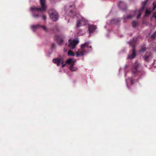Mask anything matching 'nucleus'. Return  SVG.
Segmentation results:
<instances>
[{"instance_id": "nucleus-1", "label": "nucleus", "mask_w": 156, "mask_h": 156, "mask_svg": "<svg viewBox=\"0 0 156 156\" xmlns=\"http://www.w3.org/2000/svg\"><path fill=\"white\" fill-rule=\"evenodd\" d=\"M45 0H40V4L41 8H37L32 7L30 8V10L32 12L33 16L35 18H38L39 15L38 13H36L35 11V10H39L41 12L45 11L46 9V6L45 4Z\"/></svg>"}, {"instance_id": "nucleus-2", "label": "nucleus", "mask_w": 156, "mask_h": 156, "mask_svg": "<svg viewBox=\"0 0 156 156\" xmlns=\"http://www.w3.org/2000/svg\"><path fill=\"white\" fill-rule=\"evenodd\" d=\"M50 17L53 21H56L58 19L59 15L57 12L54 9L51 8L48 12Z\"/></svg>"}, {"instance_id": "nucleus-3", "label": "nucleus", "mask_w": 156, "mask_h": 156, "mask_svg": "<svg viewBox=\"0 0 156 156\" xmlns=\"http://www.w3.org/2000/svg\"><path fill=\"white\" fill-rule=\"evenodd\" d=\"M75 11V5L74 4H73L72 5H70L67 12H69L68 15L72 17H74L75 16H76L77 17H78V16H79V15L76 13Z\"/></svg>"}, {"instance_id": "nucleus-4", "label": "nucleus", "mask_w": 156, "mask_h": 156, "mask_svg": "<svg viewBox=\"0 0 156 156\" xmlns=\"http://www.w3.org/2000/svg\"><path fill=\"white\" fill-rule=\"evenodd\" d=\"M137 39L136 38L134 37L133 39V41L131 43V44L132 46L133 47V53L130 55H129L128 58L130 59H132L133 58L136 56L135 51V46L136 41Z\"/></svg>"}, {"instance_id": "nucleus-5", "label": "nucleus", "mask_w": 156, "mask_h": 156, "mask_svg": "<svg viewBox=\"0 0 156 156\" xmlns=\"http://www.w3.org/2000/svg\"><path fill=\"white\" fill-rule=\"evenodd\" d=\"M81 18L79 19L76 24V27H79L81 26H83L86 25L87 23L86 20L83 17L80 16Z\"/></svg>"}, {"instance_id": "nucleus-6", "label": "nucleus", "mask_w": 156, "mask_h": 156, "mask_svg": "<svg viewBox=\"0 0 156 156\" xmlns=\"http://www.w3.org/2000/svg\"><path fill=\"white\" fill-rule=\"evenodd\" d=\"M69 43L68 46L71 48L73 49L75 48L76 45L78 43L79 41L78 40H73L72 41L69 39Z\"/></svg>"}, {"instance_id": "nucleus-7", "label": "nucleus", "mask_w": 156, "mask_h": 156, "mask_svg": "<svg viewBox=\"0 0 156 156\" xmlns=\"http://www.w3.org/2000/svg\"><path fill=\"white\" fill-rule=\"evenodd\" d=\"M147 0H146L144 1V2H143L142 3V7L138 11V15L137 17V19H138L139 18L142 12L144 10V8L145 7V6L147 3Z\"/></svg>"}, {"instance_id": "nucleus-8", "label": "nucleus", "mask_w": 156, "mask_h": 156, "mask_svg": "<svg viewBox=\"0 0 156 156\" xmlns=\"http://www.w3.org/2000/svg\"><path fill=\"white\" fill-rule=\"evenodd\" d=\"M40 27L42 28L45 31H48L47 29L45 26L41 25L39 24H38L36 25H33L31 26V28L34 30Z\"/></svg>"}, {"instance_id": "nucleus-9", "label": "nucleus", "mask_w": 156, "mask_h": 156, "mask_svg": "<svg viewBox=\"0 0 156 156\" xmlns=\"http://www.w3.org/2000/svg\"><path fill=\"white\" fill-rule=\"evenodd\" d=\"M139 64L137 62H136L132 68V72L133 73L138 74V68L139 66Z\"/></svg>"}, {"instance_id": "nucleus-10", "label": "nucleus", "mask_w": 156, "mask_h": 156, "mask_svg": "<svg viewBox=\"0 0 156 156\" xmlns=\"http://www.w3.org/2000/svg\"><path fill=\"white\" fill-rule=\"evenodd\" d=\"M55 39L57 41V42L59 45H62L63 43V41L61 37L58 35H56L54 37Z\"/></svg>"}, {"instance_id": "nucleus-11", "label": "nucleus", "mask_w": 156, "mask_h": 156, "mask_svg": "<svg viewBox=\"0 0 156 156\" xmlns=\"http://www.w3.org/2000/svg\"><path fill=\"white\" fill-rule=\"evenodd\" d=\"M118 6L123 10H125L127 9L126 4L122 1H120L119 3L118 4Z\"/></svg>"}, {"instance_id": "nucleus-12", "label": "nucleus", "mask_w": 156, "mask_h": 156, "mask_svg": "<svg viewBox=\"0 0 156 156\" xmlns=\"http://www.w3.org/2000/svg\"><path fill=\"white\" fill-rule=\"evenodd\" d=\"M133 12L134 13V15L133 16H132L131 15H128L126 17H124V20H126V19H131L133 18V17L136 14H137L138 15V11L137 10L134 11Z\"/></svg>"}, {"instance_id": "nucleus-13", "label": "nucleus", "mask_w": 156, "mask_h": 156, "mask_svg": "<svg viewBox=\"0 0 156 156\" xmlns=\"http://www.w3.org/2000/svg\"><path fill=\"white\" fill-rule=\"evenodd\" d=\"M96 28V26L92 25L89 26L88 30L90 33H92L94 32Z\"/></svg>"}, {"instance_id": "nucleus-14", "label": "nucleus", "mask_w": 156, "mask_h": 156, "mask_svg": "<svg viewBox=\"0 0 156 156\" xmlns=\"http://www.w3.org/2000/svg\"><path fill=\"white\" fill-rule=\"evenodd\" d=\"M62 60L59 58H54L53 59V62L55 64H56L57 66H58L60 65Z\"/></svg>"}, {"instance_id": "nucleus-15", "label": "nucleus", "mask_w": 156, "mask_h": 156, "mask_svg": "<svg viewBox=\"0 0 156 156\" xmlns=\"http://www.w3.org/2000/svg\"><path fill=\"white\" fill-rule=\"evenodd\" d=\"M151 52H147L145 55L144 56V57H143L144 60L146 61H148V59L151 56Z\"/></svg>"}, {"instance_id": "nucleus-16", "label": "nucleus", "mask_w": 156, "mask_h": 156, "mask_svg": "<svg viewBox=\"0 0 156 156\" xmlns=\"http://www.w3.org/2000/svg\"><path fill=\"white\" fill-rule=\"evenodd\" d=\"M74 65V62L69 67V69L72 71H75L77 69V67L73 66Z\"/></svg>"}, {"instance_id": "nucleus-17", "label": "nucleus", "mask_w": 156, "mask_h": 156, "mask_svg": "<svg viewBox=\"0 0 156 156\" xmlns=\"http://www.w3.org/2000/svg\"><path fill=\"white\" fill-rule=\"evenodd\" d=\"M84 50H82V51H79L76 52V54L77 57L80 55L83 56L84 55V53L85 52Z\"/></svg>"}, {"instance_id": "nucleus-18", "label": "nucleus", "mask_w": 156, "mask_h": 156, "mask_svg": "<svg viewBox=\"0 0 156 156\" xmlns=\"http://www.w3.org/2000/svg\"><path fill=\"white\" fill-rule=\"evenodd\" d=\"M73 62L74 63V62L73 61L72 58L67 59L66 61V64H70L71 63L72 64Z\"/></svg>"}, {"instance_id": "nucleus-19", "label": "nucleus", "mask_w": 156, "mask_h": 156, "mask_svg": "<svg viewBox=\"0 0 156 156\" xmlns=\"http://www.w3.org/2000/svg\"><path fill=\"white\" fill-rule=\"evenodd\" d=\"M88 43H85L84 44H82L81 45V48L82 50H84V48L85 47L88 48Z\"/></svg>"}, {"instance_id": "nucleus-20", "label": "nucleus", "mask_w": 156, "mask_h": 156, "mask_svg": "<svg viewBox=\"0 0 156 156\" xmlns=\"http://www.w3.org/2000/svg\"><path fill=\"white\" fill-rule=\"evenodd\" d=\"M68 54L69 56H74L75 55L74 53L70 50H69L68 51Z\"/></svg>"}, {"instance_id": "nucleus-21", "label": "nucleus", "mask_w": 156, "mask_h": 156, "mask_svg": "<svg viewBox=\"0 0 156 156\" xmlns=\"http://www.w3.org/2000/svg\"><path fill=\"white\" fill-rule=\"evenodd\" d=\"M146 50V48L145 45H142L140 51L141 52H144Z\"/></svg>"}, {"instance_id": "nucleus-22", "label": "nucleus", "mask_w": 156, "mask_h": 156, "mask_svg": "<svg viewBox=\"0 0 156 156\" xmlns=\"http://www.w3.org/2000/svg\"><path fill=\"white\" fill-rule=\"evenodd\" d=\"M119 21V19H113L111 20V23L114 24H117Z\"/></svg>"}, {"instance_id": "nucleus-23", "label": "nucleus", "mask_w": 156, "mask_h": 156, "mask_svg": "<svg viewBox=\"0 0 156 156\" xmlns=\"http://www.w3.org/2000/svg\"><path fill=\"white\" fill-rule=\"evenodd\" d=\"M132 25L134 27H136L138 25V23L137 22L135 21H133L132 23Z\"/></svg>"}, {"instance_id": "nucleus-24", "label": "nucleus", "mask_w": 156, "mask_h": 156, "mask_svg": "<svg viewBox=\"0 0 156 156\" xmlns=\"http://www.w3.org/2000/svg\"><path fill=\"white\" fill-rule=\"evenodd\" d=\"M151 13V12L148 9H147L145 12V15L146 16H148Z\"/></svg>"}, {"instance_id": "nucleus-25", "label": "nucleus", "mask_w": 156, "mask_h": 156, "mask_svg": "<svg viewBox=\"0 0 156 156\" xmlns=\"http://www.w3.org/2000/svg\"><path fill=\"white\" fill-rule=\"evenodd\" d=\"M156 37V32H154L153 34L151 36L150 38L153 40H154Z\"/></svg>"}, {"instance_id": "nucleus-26", "label": "nucleus", "mask_w": 156, "mask_h": 156, "mask_svg": "<svg viewBox=\"0 0 156 156\" xmlns=\"http://www.w3.org/2000/svg\"><path fill=\"white\" fill-rule=\"evenodd\" d=\"M153 10H154L156 8V2H154L153 3Z\"/></svg>"}, {"instance_id": "nucleus-27", "label": "nucleus", "mask_w": 156, "mask_h": 156, "mask_svg": "<svg viewBox=\"0 0 156 156\" xmlns=\"http://www.w3.org/2000/svg\"><path fill=\"white\" fill-rule=\"evenodd\" d=\"M63 61L62 60L61 63V64H62V68L66 66V63L65 64H63Z\"/></svg>"}, {"instance_id": "nucleus-28", "label": "nucleus", "mask_w": 156, "mask_h": 156, "mask_svg": "<svg viewBox=\"0 0 156 156\" xmlns=\"http://www.w3.org/2000/svg\"><path fill=\"white\" fill-rule=\"evenodd\" d=\"M42 17L44 20H46V16L45 15H44V14H43L42 15Z\"/></svg>"}, {"instance_id": "nucleus-29", "label": "nucleus", "mask_w": 156, "mask_h": 156, "mask_svg": "<svg viewBox=\"0 0 156 156\" xmlns=\"http://www.w3.org/2000/svg\"><path fill=\"white\" fill-rule=\"evenodd\" d=\"M152 18H154L155 19H156V13H154L152 16Z\"/></svg>"}, {"instance_id": "nucleus-30", "label": "nucleus", "mask_w": 156, "mask_h": 156, "mask_svg": "<svg viewBox=\"0 0 156 156\" xmlns=\"http://www.w3.org/2000/svg\"><path fill=\"white\" fill-rule=\"evenodd\" d=\"M130 81L131 82V83L132 84H133V79H132L131 78H130Z\"/></svg>"}, {"instance_id": "nucleus-31", "label": "nucleus", "mask_w": 156, "mask_h": 156, "mask_svg": "<svg viewBox=\"0 0 156 156\" xmlns=\"http://www.w3.org/2000/svg\"><path fill=\"white\" fill-rule=\"evenodd\" d=\"M55 47V44L54 43H53L52 44L51 48H54Z\"/></svg>"}, {"instance_id": "nucleus-32", "label": "nucleus", "mask_w": 156, "mask_h": 156, "mask_svg": "<svg viewBox=\"0 0 156 156\" xmlns=\"http://www.w3.org/2000/svg\"><path fill=\"white\" fill-rule=\"evenodd\" d=\"M90 48H91V46H90Z\"/></svg>"}]
</instances>
